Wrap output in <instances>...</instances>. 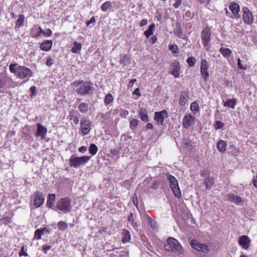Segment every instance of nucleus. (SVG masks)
Instances as JSON below:
<instances>
[{
  "mask_svg": "<svg viewBox=\"0 0 257 257\" xmlns=\"http://www.w3.org/2000/svg\"><path fill=\"white\" fill-rule=\"evenodd\" d=\"M195 117L191 114H186L183 119V126L188 129L194 123Z\"/></svg>",
  "mask_w": 257,
  "mask_h": 257,
  "instance_id": "12",
  "label": "nucleus"
},
{
  "mask_svg": "<svg viewBox=\"0 0 257 257\" xmlns=\"http://www.w3.org/2000/svg\"><path fill=\"white\" fill-rule=\"evenodd\" d=\"M133 94H136L139 97L141 96V94L140 92V89L139 88H136L133 92Z\"/></svg>",
  "mask_w": 257,
  "mask_h": 257,
  "instance_id": "61",
  "label": "nucleus"
},
{
  "mask_svg": "<svg viewBox=\"0 0 257 257\" xmlns=\"http://www.w3.org/2000/svg\"><path fill=\"white\" fill-rule=\"evenodd\" d=\"M68 226L67 223L62 221H60L58 223V227L60 230H64L67 228Z\"/></svg>",
  "mask_w": 257,
  "mask_h": 257,
  "instance_id": "38",
  "label": "nucleus"
},
{
  "mask_svg": "<svg viewBox=\"0 0 257 257\" xmlns=\"http://www.w3.org/2000/svg\"><path fill=\"white\" fill-rule=\"evenodd\" d=\"M190 109L193 113H196L199 110V105L198 103L196 102H193L191 104Z\"/></svg>",
  "mask_w": 257,
  "mask_h": 257,
  "instance_id": "37",
  "label": "nucleus"
},
{
  "mask_svg": "<svg viewBox=\"0 0 257 257\" xmlns=\"http://www.w3.org/2000/svg\"><path fill=\"white\" fill-rule=\"evenodd\" d=\"M52 44L51 40H46L41 44L40 48L43 51H48L51 49Z\"/></svg>",
  "mask_w": 257,
  "mask_h": 257,
  "instance_id": "19",
  "label": "nucleus"
},
{
  "mask_svg": "<svg viewBox=\"0 0 257 257\" xmlns=\"http://www.w3.org/2000/svg\"><path fill=\"white\" fill-rule=\"evenodd\" d=\"M121 253H122L123 254H120L119 255V257H123V256L127 257L128 255V251H121Z\"/></svg>",
  "mask_w": 257,
  "mask_h": 257,
  "instance_id": "62",
  "label": "nucleus"
},
{
  "mask_svg": "<svg viewBox=\"0 0 257 257\" xmlns=\"http://www.w3.org/2000/svg\"><path fill=\"white\" fill-rule=\"evenodd\" d=\"M9 69L18 78L26 79V81L33 76V73L30 69L24 66H19L17 63L10 64Z\"/></svg>",
  "mask_w": 257,
  "mask_h": 257,
  "instance_id": "1",
  "label": "nucleus"
},
{
  "mask_svg": "<svg viewBox=\"0 0 257 257\" xmlns=\"http://www.w3.org/2000/svg\"><path fill=\"white\" fill-rule=\"evenodd\" d=\"M87 150V148L85 146H82L79 148V151L81 153H83Z\"/></svg>",
  "mask_w": 257,
  "mask_h": 257,
  "instance_id": "64",
  "label": "nucleus"
},
{
  "mask_svg": "<svg viewBox=\"0 0 257 257\" xmlns=\"http://www.w3.org/2000/svg\"><path fill=\"white\" fill-rule=\"evenodd\" d=\"M224 125V124L220 121H216L215 122V127L216 129L221 128Z\"/></svg>",
  "mask_w": 257,
  "mask_h": 257,
  "instance_id": "49",
  "label": "nucleus"
},
{
  "mask_svg": "<svg viewBox=\"0 0 257 257\" xmlns=\"http://www.w3.org/2000/svg\"><path fill=\"white\" fill-rule=\"evenodd\" d=\"M188 97V92L184 91L181 93L179 98V103L181 106H184L186 104Z\"/></svg>",
  "mask_w": 257,
  "mask_h": 257,
  "instance_id": "20",
  "label": "nucleus"
},
{
  "mask_svg": "<svg viewBox=\"0 0 257 257\" xmlns=\"http://www.w3.org/2000/svg\"><path fill=\"white\" fill-rule=\"evenodd\" d=\"M167 111L166 110L160 112H156L155 113V120L161 124H163L165 117H167Z\"/></svg>",
  "mask_w": 257,
  "mask_h": 257,
  "instance_id": "13",
  "label": "nucleus"
},
{
  "mask_svg": "<svg viewBox=\"0 0 257 257\" xmlns=\"http://www.w3.org/2000/svg\"><path fill=\"white\" fill-rule=\"evenodd\" d=\"M194 16L193 13H191L190 11H187L184 15V17L186 18H192Z\"/></svg>",
  "mask_w": 257,
  "mask_h": 257,
  "instance_id": "48",
  "label": "nucleus"
},
{
  "mask_svg": "<svg viewBox=\"0 0 257 257\" xmlns=\"http://www.w3.org/2000/svg\"><path fill=\"white\" fill-rule=\"evenodd\" d=\"M134 204L138 207V197L136 194H134L133 197Z\"/></svg>",
  "mask_w": 257,
  "mask_h": 257,
  "instance_id": "50",
  "label": "nucleus"
},
{
  "mask_svg": "<svg viewBox=\"0 0 257 257\" xmlns=\"http://www.w3.org/2000/svg\"><path fill=\"white\" fill-rule=\"evenodd\" d=\"M6 78L2 75H0V89L3 88L6 85Z\"/></svg>",
  "mask_w": 257,
  "mask_h": 257,
  "instance_id": "42",
  "label": "nucleus"
},
{
  "mask_svg": "<svg viewBox=\"0 0 257 257\" xmlns=\"http://www.w3.org/2000/svg\"><path fill=\"white\" fill-rule=\"evenodd\" d=\"M164 248L167 251H177L181 253L182 252V247L177 240L173 237H169L167 239V243L164 246Z\"/></svg>",
  "mask_w": 257,
  "mask_h": 257,
  "instance_id": "4",
  "label": "nucleus"
},
{
  "mask_svg": "<svg viewBox=\"0 0 257 257\" xmlns=\"http://www.w3.org/2000/svg\"><path fill=\"white\" fill-rule=\"evenodd\" d=\"M37 131L36 134V137H41V139H44L45 138V135L47 132V129L41 123H37Z\"/></svg>",
  "mask_w": 257,
  "mask_h": 257,
  "instance_id": "16",
  "label": "nucleus"
},
{
  "mask_svg": "<svg viewBox=\"0 0 257 257\" xmlns=\"http://www.w3.org/2000/svg\"><path fill=\"white\" fill-rule=\"evenodd\" d=\"M250 239L247 235H242L238 239L239 244L244 249H247L249 246Z\"/></svg>",
  "mask_w": 257,
  "mask_h": 257,
  "instance_id": "14",
  "label": "nucleus"
},
{
  "mask_svg": "<svg viewBox=\"0 0 257 257\" xmlns=\"http://www.w3.org/2000/svg\"><path fill=\"white\" fill-rule=\"evenodd\" d=\"M220 52L225 57H228L231 54V51L228 48H221Z\"/></svg>",
  "mask_w": 257,
  "mask_h": 257,
  "instance_id": "30",
  "label": "nucleus"
},
{
  "mask_svg": "<svg viewBox=\"0 0 257 257\" xmlns=\"http://www.w3.org/2000/svg\"><path fill=\"white\" fill-rule=\"evenodd\" d=\"M80 130L83 136L87 135L91 129V122L86 118H83L80 123Z\"/></svg>",
  "mask_w": 257,
  "mask_h": 257,
  "instance_id": "9",
  "label": "nucleus"
},
{
  "mask_svg": "<svg viewBox=\"0 0 257 257\" xmlns=\"http://www.w3.org/2000/svg\"><path fill=\"white\" fill-rule=\"evenodd\" d=\"M228 200L231 202L239 203L241 201V198L238 196H235L233 194H229L228 195Z\"/></svg>",
  "mask_w": 257,
  "mask_h": 257,
  "instance_id": "24",
  "label": "nucleus"
},
{
  "mask_svg": "<svg viewBox=\"0 0 257 257\" xmlns=\"http://www.w3.org/2000/svg\"><path fill=\"white\" fill-rule=\"evenodd\" d=\"M175 34L178 37H180V38L181 37V34H182V30H181V26L180 25L176 26L175 31Z\"/></svg>",
  "mask_w": 257,
  "mask_h": 257,
  "instance_id": "43",
  "label": "nucleus"
},
{
  "mask_svg": "<svg viewBox=\"0 0 257 257\" xmlns=\"http://www.w3.org/2000/svg\"><path fill=\"white\" fill-rule=\"evenodd\" d=\"M71 200L69 197L61 198L57 201L56 204V208L64 213L69 212L72 209L71 206Z\"/></svg>",
  "mask_w": 257,
  "mask_h": 257,
  "instance_id": "3",
  "label": "nucleus"
},
{
  "mask_svg": "<svg viewBox=\"0 0 257 257\" xmlns=\"http://www.w3.org/2000/svg\"><path fill=\"white\" fill-rule=\"evenodd\" d=\"M51 248V246L50 245H43L42 248V250L45 253H47V251L48 250H50Z\"/></svg>",
  "mask_w": 257,
  "mask_h": 257,
  "instance_id": "52",
  "label": "nucleus"
},
{
  "mask_svg": "<svg viewBox=\"0 0 257 257\" xmlns=\"http://www.w3.org/2000/svg\"><path fill=\"white\" fill-rule=\"evenodd\" d=\"M71 119H73V121L74 123L77 124H78L79 123V120L78 117H77V116H74V117L72 116Z\"/></svg>",
  "mask_w": 257,
  "mask_h": 257,
  "instance_id": "59",
  "label": "nucleus"
},
{
  "mask_svg": "<svg viewBox=\"0 0 257 257\" xmlns=\"http://www.w3.org/2000/svg\"><path fill=\"white\" fill-rule=\"evenodd\" d=\"M204 183L206 185V188L208 189L212 185L213 182L211 180H208L207 181H205Z\"/></svg>",
  "mask_w": 257,
  "mask_h": 257,
  "instance_id": "51",
  "label": "nucleus"
},
{
  "mask_svg": "<svg viewBox=\"0 0 257 257\" xmlns=\"http://www.w3.org/2000/svg\"><path fill=\"white\" fill-rule=\"evenodd\" d=\"M183 0H177L173 5L175 8L177 9L181 5Z\"/></svg>",
  "mask_w": 257,
  "mask_h": 257,
  "instance_id": "53",
  "label": "nucleus"
},
{
  "mask_svg": "<svg viewBox=\"0 0 257 257\" xmlns=\"http://www.w3.org/2000/svg\"><path fill=\"white\" fill-rule=\"evenodd\" d=\"M130 63V57L127 55H124L121 56L120 59V63L125 65Z\"/></svg>",
  "mask_w": 257,
  "mask_h": 257,
  "instance_id": "31",
  "label": "nucleus"
},
{
  "mask_svg": "<svg viewBox=\"0 0 257 257\" xmlns=\"http://www.w3.org/2000/svg\"><path fill=\"white\" fill-rule=\"evenodd\" d=\"M139 120L137 119H133L131 120L130 122L131 127L132 128L136 127V126L138 125Z\"/></svg>",
  "mask_w": 257,
  "mask_h": 257,
  "instance_id": "45",
  "label": "nucleus"
},
{
  "mask_svg": "<svg viewBox=\"0 0 257 257\" xmlns=\"http://www.w3.org/2000/svg\"><path fill=\"white\" fill-rule=\"evenodd\" d=\"M122 234L123 236L122 238V242L123 243L128 242L131 239L130 232L126 229H123L122 230Z\"/></svg>",
  "mask_w": 257,
  "mask_h": 257,
  "instance_id": "23",
  "label": "nucleus"
},
{
  "mask_svg": "<svg viewBox=\"0 0 257 257\" xmlns=\"http://www.w3.org/2000/svg\"><path fill=\"white\" fill-rule=\"evenodd\" d=\"M120 114L121 116H126L128 114V111L127 110L122 109L120 111Z\"/></svg>",
  "mask_w": 257,
  "mask_h": 257,
  "instance_id": "54",
  "label": "nucleus"
},
{
  "mask_svg": "<svg viewBox=\"0 0 257 257\" xmlns=\"http://www.w3.org/2000/svg\"><path fill=\"white\" fill-rule=\"evenodd\" d=\"M190 245L194 249L203 253H208L209 251V249L207 245L205 243H199L198 241L195 239H192L190 241Z\"/></svg>",
  "mask_w": 257,
  "mask_h": 257,
  "instance_id": "7",
  "label": "nucleus"
},
{
  "mask_svg": "<svg viewBox=\"0 0 257 257\" xmlns=\"http://www.w3.org/2000/svg\"><path fill=\"white\" fill-rule=\"evenodd\" d=\"M91 158L88 156H83L81 157H75L72 156L69 159V165L75 168H77L80 166L85 165Z\"/></svg>",
  "mask_w": 257,
  "mask_h": 257,
  "instance_id": "5",
  "label": "nucleus"
},
{
  "mask_svg": "<svg viewBox=\"0 0 257 257\" xmlns=\"http://www.w3.org/2000/svg\"><path fill=\"white\" fill-rule=\"evenodd\" d=\"M97 151H98V148L95 144H91L90 145L89 148V153L90 154H91L92 155H95L96 154Z\"/></svg>",
  "mask_w": 257,
  "mask_h": 257,
  "instance_id": "34",
  "label": "nucleus"
},
{
  "mask_svg": "<svg viewBox=\"0 0 257 257\" xmlns=\"http://www.w3.org/2000/svg\"><path fill=\"white\" fill-rule=\"evenodd\" d=\"M52 31L50 29H48L46 30V31H45L44 35H46L47 36H50L52 35Z\"/></svg>",
  "mask_w": 257,
  "mask_h": 257,
  "instance_id": "56",
  "label": "nucleus"
},
{
  "mask_svg": "<svg viewBox=\"0 0 257 257\" xmlns=\"http://www.w3.org/2000/svg\"><path fill=\"white\" fill-rule=\"evenodd\" d=\"M252 182L253 186L257 188V174L256 176L253 178Z\"/></svg>",
  "mask_w": 257,
  "mask_h": 257,
  "instance_id": "60",
  "label": "nucleus"
},
{
  "mask_svg": "<svg viewBox=\"0 0 257 257\" xmlns=\"http://www.w3.org/2000/svg\"><path fill=\"white\" fill-rule=\"evenodd\" d=\"M74 46L71 49V52L74 53H79L81 49L82 45L80 43L74 42Z\"/></svg>",
  "mask_w": 257,
  "mask_h": 257,
  "instance_id": "26",
  "label": "nucleus"
},
{
  "mask_svg": "<svg viewBox=\"0 0 257 257\" xmlns=\"http://www.w3.org/2000/svg\"><path fill=\"white\" fill-rule=\"evenodd\" d=\"M147 218H148V220L151 226L152 227V228H156V226H157L156 222L155 220H154L149 216H147Z\"/></svg>",
  "mask_w": 257,
  "mask_h": 257,
  "instance_id": "41",
  "label": "nucleus"
},
{
  "mask_svg": "<svg viewBox=\"0 0 257 257\" xmlns=\"http://www.w3.org/2000/svg\"><path fill=\"white\" fill-rule=\"evenodd\" d=\"M54 63V60L52 58H51L50 57H48L47 58V60L46 62V64L47 66L50 67L52 66Z\"/></svg>",
  "mask_w": 257,
  "mask_h": 257,
  "instance_id": "46",
  "label": "nucleus"
},
{
  "mask_svg": "<svg viewBox=\"0 0 257 257\" xmlns=\"http://www.w3.org/2000/svg\"><path fill=\"white\" fill-rule=\"evenodd\" d=\"M229 8L235 18H239L240 17V15L239 14V6L237 3H231L229 6Z\"/></svg>",
  "mask_w": 257,
  "mask_h": 257,
  "instance_id": "15",
  "label": "nucleus"
},
{
  "mask_svg": "<svg viewBox=\"0 0 257 257\" xmlns=\"http://www.w3.org/2000/svg\"><path fill=\"white\" fill-rule=\"evenodd\" d=\"M127 220L130 222H131L134 220V219L133 217V213L132 212H131L129 216H128Z\"/></svg>",
  "mask_w": 257,
  "mask_h": 257,
  "instance_id": "58",
  "label": "nucleus"
},
{
  "mask_svg": "<svg viewBox=\"0 0 257 257\" xmlns=\"http://www.w3.org/2000/svg\"><path fill=\"white\" fill-rule=\"evenodd\" d=\"M226 143L222 140H220L217 144V149L220 152H224L226 150Z\"/></svg>",
  "mask_w": 257,
  "mask_h": 257,
  "instance_id": "28",
  "label": "nucleus"
},
{
  "mask_svg": "<svg viewBox=\"0 0 257 257\" xmlns=\"http://www.w3.org/2000/svg\"><path fill=\"white\" fill-rule=\"evenodd\" d=\"M169 50L173 53H178L179 50L177 45H170L169 46Z\"/></svg>",
  "mask_w": 257,
  "mask_h": 257,
  "instance_id": "40",
  "label": "nucleus"
},
{
  "mask_svg": "<svg viewBox=\"0 0 257 257\" xmlns=\"http://www.w3.org/2000/svg\"><path fill=\"white\" fill-rule=\"evenodd\" d=\"M237 66L239 69L243 70L247 69V66L246 65H243L241 63V60L239 58H238L237 59Z\"/></svg>",
  "mask_w": 257,
  "mask_h": 257,
  "instance_id": "44",
  "label": "nucleus"
},
{
  "mask_svg": "<svg viewBox=\"0 0 257 257\" xmlns=\"http://www.w3.org/2000/svg\"><path fill=\"white\" fill-rule=\"evenodd\" d=\"M19 255L20 256H22L23 255H24L25 256H28V253L25 251V246H23L21 247V249L19 253Z\"/></svg>",
  "mask_w": 257,
  "mask_h": 257,
  "instance_id": "47",
  "label": "nucleus"
},
{
  "mask_svg": "<svg viewBox=\"0 0 257 257\" xmlns=\"http://www.w3.org/2000/svg\"><path fill=\"white\" fill-rule=\"evenodd\" d=\"M155 28V25L154 23L152 24L147 30L145 31L144 35L148 38L149 37L153 34Z\"/></svg>",
  "mask_w": 257,
  "mask_h": 257,
  "instance_id": "25",
  "label": "nucleus"
},
{
  "mask_svg": "<svg viewBox=\"0 0 257 257\" xmlns=\"http://www.w3.org/2000/svg\"><path fill=\"white\" fill-rule=\"evenodd\" d=\"M113 100V98L112 94L108 93L104 98V103L106 105H107L111 103Z\"/></svg>",
  "mask_w": 257,
  "mask_h": 257,
  "instance_id": "33",
  "label": "nucleus"
},
{
  "mask_svg": "<svg viewBox=\"0 0 257 257\" xmlns=\"http://www.w3.org/2000/svg\"><path fill=\"white\" fill-rule=\"evenodd\" d=\"M112 6L111 3L109 1H107L103 3L101 6V9L103 12L107 11Z\"/></svg>",
  "mask_w": 257,
  "mask_h": 257,
  "instance_id": "32",
  "label": "nucleus"
},
{
  "mask_svg": "<svg viewBox=\"0 0 257 257\" xmlns=\"http://www.w3.org/2000/svg\"><path fill=\"white\" fill-rule=\"evenodd\" d=\"M34 202L33 205L35 208L41 207L45 201V196L44 194L40 191H36L34 193Z\"/></svg>",
  "mask_w": 257,
  "mask_h": 257,
  "instance_id": "10",
  "label": "nucleus"
},
{
  "mask_svg": "<svg viewBox=\"0 0 257 257\" xmlns=\"http://www.w3.org/2000/svg\"><path fill=\"white\" fill-rule=\"evenodd\" d=\"M147 23H148L147 20L146 19H144L141 21L140 25L141 27H143V26L146 25L147 24Z\"/></svg>",
  "mask_w": 257,
  "mask_h": 257,
  "instance_id": "55",
  "label": "nucleus"
},
{
  "mask_svg": "<svg viewBox=\"0 0 257 257\" xmlns=\"http://www.w3.org/2000/svg\"><path fill=\"white\" fill-rule=\"evenodd\" d=\"M79 110L82 113H85L88 110V104L87 103H81L78 107Z\"/></svg>",
  "mask_w": 257,
  "mask_h": 257,
  "instance_id": "27",
  "label": "nucleus"
},
{
  "mask_svg": "<svg viewBox=\"0 0 257 257\" xmlns=\"http://www.w3.org/2000/svg\"><path fill=\"white\" fill-rule=\"evenodd\" d=\"M95 22V19L94 17H93L90 19V20L88 22H86V25L89 26L90 24L93 23Z\"/></svg>",
  "mask_w": 257,
  "mask_h": 257,
  "instance_id": "63",
  "label": "nucleus"
},
{
  "mask_svg": "<svg viewBox=\"0 0 257 257\" xmlns=\"http://www.w3.org/2000/svg\"><path fill=\"white\" fill-rule=\"evenodd\" d=\"M90 82H84L83 80L75 81L72 84L76 93L81 95H91L93 94L94 88L90 85Z\"/></svg>",
  "mask_w": 257,
  "mask_h": 257,
  "instance_id": "2",
  "label": "nucleus"
},
{
  "mask_svg": "<svg viewBox=\"0 0 257 257\" xmlns=\"http://www.w3.org/2000/svg\"><path fill=\"white\" fill-rule=\"evenodd\" d=\"M141 119L145 121L148 122L149 121L148 115L147 114V110L145 108H141L139 112Z\"/></svg>",
  "mask_w": 257,
  "mask_h": 257,
  "instance_id": "22",
  "label": "nucleus"
},
{
  "mask_svg": "<svg viewBox=\"0 0 257 257\" xmlns=\"http://www.w3.org/2000/svg\"><path fill=\"white\" fill-rule=\"evenodd\" d=\"M137 81L136 79H133L131 80L128 83V86L130 87H132L134 83Z\"/></svg>",
  "mask_w": 257,
  "mask_h": 257,
  "instance_id": "57",
  "label": "nucleus"
},
{
  "mask_svg": "<svg viewBox=\"0 0 257 257\" xmlns=\"http://www.w3.org/2000/svg\"><path fill=\"white\" fill-rule=\"evenodd\" d=\"M209 65L208 62L205 59H203L201 61L200 66V73L202 77L205 80H207L209 77V73L208 72V69Z\"/></svg>",
  "mask_w": 257,
  "mask_h": 257,
  "instance_id": "11",
  "label": "nucleus"
},
{
  "mask_svg": "<svg viewBox=\"0 0 257 257\" xmlns=\"http://www.w3.org/2000/svg\"><path fill=\"white\" fill-rule=\"evenodd\" d=\"M247 11H244L243 19L245 23L251 24L253 22L252 16L251 13L246 9Z\"/></svg>",
  "mask_w": 257,
  "mask_h": 257,
  "instance_id": "18",
  "label": "nucleus"
},
{
  "mask_svg": "<svg viewBox=\"0 0 257 257\" xmlns=\"http://www.w3.org/2000/svg\"><path fill=\"white\" fill-rule=\"evenodd\" d=\"M171 74L175 78L179 77L180 74V67L179 62H175L171 65Z\"/></svg>",
  "mask_w": 257,
  "mask_h": 257,
  "instance_id": "17",
  "label": "nucleus"
},
{
  "mask_svg": "<svg viewBox=\"0 0 257 257\" xmlns=\"http://www.w3.org/2000/svg\"><path fill=\"white\" fill-rule=\"evenodd\" d=\"M45 228L42 229H37L35 232V237L39 240L41 239V236L44 234V231Z\"/></svg>",
  "mask_w": 257,
  "mask_h": 257,
  "instance_id": "35",
  "label": "nucleus"
},
{
  "mask_svg": "<svg viewBox=\"0 0 257 257\" xmlns=\"http://www.w3.org/2000/svg\"><path fill=\"white\" fill-rule=\"evenodd\" d=\"M168 180L170 182V187L175 195L177 197L181 196V193L179 187L177 180L173 176L169 174L167 177Z\"/></svg>",
  "mask_w": 257,
  "mask_h": 257,
  "instance_id": "6",
  "label": "nucleus"
},
{
  "mask_svg": "<svg viewBox=\"0 0 257 257\" xmlns=\"http://www.w3.org/2000/svg\"><path fill=\"white\" fill-rule=\"evenodd\" d=\"M196 58L194 57H188L187 59V62L189 67H192L196 62Z\"/></svg>",
  "mask_w": 257,
  "mask_h": 257,
  "instance_id": "39",
  "label": "nucleus"
},
{
  "mask_svg": "<svg viewBox=\"0 0 257 257\" xmlns=\"http://www.w3.org/2000/svg\"><path fill=\"white\" fill-rule=\"evenodd\" d=\"M211 31L208 28L204 29L201 33V40L204 47L206 50L209 48V44L210 41Z\"/></svg>",
  "mask_w": 257,
  "mask_h": 257,
  "instance_id": "8",
  "label": "nucleus"
},
{
  "mask_svg": "<svg viewBox=\"0 0 257 257\" xmlns=\"http://www.w3.org/2000/svg\"><path fill=\"white\" fill-rule=\"evenodd\" d=\"M25 16L23 15H19V18L16 22V28H20L24 22Z\"/></svg>",
  "mask_w": 257,
  "mask_h": 257,
  "instance_id": "29",
  "label": "nucleus"
},
{
  "mask_svg": "<svg viewBox=\"0 0 257 257\" xmlns=\"http://www.w3.org/2000/svg\"><path fill=\"white\" fill-rule=\"evenodd\" d=\"M235 104L236 102L234 99H227L224 104V106H227L231 108H234Z\"/></svg>",
  "mask_w": 257,
  "mask_h": 257,
  "instance_id": "36",
  "label": "nucleus"
},
{
  "mask_svg": "<svg viewBox=\"0 0 257 257\" xmlns=\"http://www.w3.org/2000/svg\"><path fill=\"white\" fill-rule=\"evenodd\" d=\"M56 195L55 194H50L47 197V206L49 208H52L53 206L55 201Z\"/></svg>",
  "mask_w": 257,
  "mask_h": 257,
  "instance_id": "21",
  "label": "nucleus"
}]
</instances>
